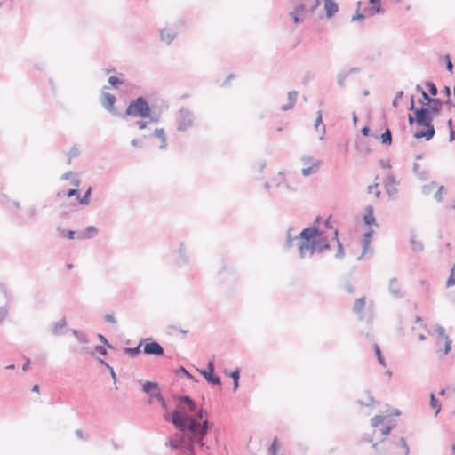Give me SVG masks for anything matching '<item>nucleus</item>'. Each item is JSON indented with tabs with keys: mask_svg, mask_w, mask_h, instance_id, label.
<instances>
[{
	"mask_svg": "<svg viewBox=\"0 0 455 455\" xmlns=\"http://www.w3.org/2000/svg\"><path fill=\"white\" fill-rule=\"evenodd\" d=\"M294 228L290 227L286 231V239L283 245L285 251H289L293 246V242L296 240L299 241V235H293Z\"/></svg>",
	"mask_w": 455,
	"mask_h": 455,
	"instance_id": "9d476101",
	"label": "nucleus"
},
{
	"mask_svg": "<svg viewBox=\"0 0 455 455\" xmlns=\"http://www.w3.org/2000/svg\"><path fill=\"white\" fill-rule=\"evenodd\" d=\"M105 320L108 323H116V318L114 317L113 315L111 314H107L105 315Z\"/></svg>",
	"mask_w": 455,
	"mask_h": 455,
	"instance_id": "774afa93",
	"label": "nucleus"
},
{
	"mask_svg": "<svg viewBox=\"0 0 455 455\" xmlns=\"http://www.w3.org/2000/svg\"><path fill=\"white\" fill-rule=\"evenodd\" d=\"M401 446L404 449V455H409L410 448L404 437L400 439Z\"/></svg>",
	"mask_w": 455,
	"mask_h": 455,
	"instance_id": "3c124183",
	"label": "nucleus"
},
{
	"mask_svg": "<svg viewBox=\"0 0 455 455\" xmlns=\"http://www.w3.org/2000/svg\"><path fill=\"white\" fill-rule=\"evenodd\" d=\"M317 160H315L314 157L310 156H303L301 157V162L302 164L305 165V167H307V166H310L313 164L314 162H316Z\"/></svg>",
	"mask_w": 455,
	"mask_h": 455,
	"instance_id": "79ce46f5",
	"label": "nucleus"
},
{
	"mask_svg": "<svg viewBox=\"0 0 455 455\" xmlns=\"http://www.w3.org/2000/svg\"><path fill=\"white\" fill-rule=\"evenodd\" d=\"M150 137H156L161 140V145L159 146L160 149L163 150L166 148V136L163 128H156Z\"/></svg>",
	"mask_w": 455,
	"mask_h": 455,
	"instance_id": "6ab92c4d",
	"label": "nucleus"
},
{
	"mask_svg": "<svg viewBox=\"0 0 455 455\" xmlns=\"http://www.w3.org/2000/svg\"><path fill=\"white\" fill-rule=\"evenodd\" d=\"M430 405L432 408L436 409L435 414H437L440 411L441 404L434 394L430 395Z\"/></svg>",
	"mask_w": 455,
	"mask_h": 455,
	"instance_id": "c9c22d12",
	"label": "nucleus"
},
{
	"mask_svg": "<svg viewBox=\"0 0 455 455\" xmlns=\"http://www.w3.org/2000/svg\"><path fill=\"white\" fill-rule=\"evenodd\" d=\"M363 221L365 225L371 226V225H377L376 220L373 214V206L368 205L366 207V213L363 216Z\"/></svg>",
	"mask_w": 455,
	"mask_h": 455,
	"instance_id": "aec40b11",
	"label": "nucleus"
},
{
	"mask_svg": "<svg viewBox=\"0 0 455 455\" xmlns=\"http://www.w3.org/2000/svg\"><path fill=\"white\" fill-rule=\"evenodd\" d=\"M374 398L371 396L369 393H367V402H363L361 400H358V403L361 406H371L374 403Z\"/></svg>",
	"mask_w": 455,
	"mask_h": 455,
	"instance_id": "8fccbe9b",
	"label": "nucleus"
},
{
	"mask_svg": "<svg viewBox=\"0 0 455 455\" xmlns=\"http://www.w3.org/2000/svg\"><path fill=\"white\" fill-rule=\"evenodd\" d=\"M179 255H180V258L177 259V264L179 266H182L183 264H185L187 262V258L185 256V248L182 243L180 244V247L179 250Z\"/></svg>",
	"mask_w": 455,
	"mask_h": 455,
	"instance_id": "473e14b6",
	"label": "nucleus"
},
{
	"mask_svg": "<svg viewBox=\"0 0 455 455\" xmlns=\"http://www.w3.org/2000/svg\"><path fill=\"white\" fill-rule=\"evenodd\" d=\"M348 76V73L343 71V72H339L338 75H337V82H338V84L340 86V87H344L345 86V80L346 78Z\"/></svg>",
	"mask_w": 455,
	"mask_h": 455,
	"instance_id": "58836bf2",
	"label": "nucleus"
},
{
	"mask_svg": "<svg viewBox=\"0 0 455 455\" xmlns=\"http://www.w3.org/2000/svg\"><path fill=\"white\" fill-rule=\"evenodd\" d=\"M67 326L66 319L63 317L53 324L52 333L55 336L61 335L62 330Z\"/></svg>",
	"mask_w": 455,
	"mask_h": 455,
	"instance_id": "5701e85b",
	"label": "nucleus"
},
{
	"mask_svg": "<svg viewBox=\"0 0 455 455\" xmlns=\"http://www.w3.org/2000/svg\"><path fill=\"white\" fill-rule=\"evenodd\" d=\"M226 375H228L230 378H232L233 381L239 380L240 379V369L236 368L235 371H233L230 373H228L227 371H224Z\"/></svg>",
	"mask_w": 455,
	"mask_h": 455,
	"instance_id": "09e8293b",
	"label": "nucleus"
},
{
	"mask_svg": "<svg viewBox=\"0 0 455 455\" xmlns=\"http://www.w3.org/2000/svg\"><path fill=\"white\" fill-rule=\"evenodd\" d=\"M320 3V0H301L290 13L294 23H301L303 21V18H301L302 13L307 12L312 14Z\"/></svg>",
	"mask_w": 455,
	"mask_h": 455,
	"instance_id": "39448f33",
	"label": "nucleus"
},
{
	"mask_svg": "<svg viewBox=\"0 0 455 455\" xmlns=\"http://www.w3.org/2000/svg\"><path fill=\"white\" fill-rule=\"evenodd\" d=\"M194 115L189 109L181 108L178 113V131L185 132L193 125Z\"/></svg>",
	"mask_w": 455,
	"mask_h": 455,
	"instance_id": "423d86ee",
	"label": "nucleus"
},
{
	"mask_svg": "<svg viewBox=\"0 0 455 455\" xmlns=\"http://www.w3.org/2000/svg\"><path fill=\"white\" fill-rule=\"evenodd\" d=\"M57 231L58 233L62 236V237H66L68 239H74L75 238V235L77 234V232L76 231H73V230H66L65 228H61V227H57Z\"/></svg>",
	"mask_w": 455,
	"mask_h": 455,
	"instance_id": "bb28decb",
	"label": "nucleus"
},
{
	"mask_svg": "<svg viewBox=\"0 0 455 455\" xmlns=\"http://www.w3.org/2000/svg\"><path fill=\"white\" fill-rule=\"evenodd\" d=\"M324 8L327 18L332 17L338 11V4L334 0H324Z\"/></svg>",
	"mask_w": 455,
	"mask_h": 455,
	"instance_id": "4468645a",
	"label": "nucleus"
},
{
	"mask_svg": "<svg viewBox=\"0 0 455 455\" xmlns=\"http://www.w3.org/2000/svg\"><path fill=\"white\" fill-rule=\"evenodd\" d=\"M65 195L68 196V197H72L74 196H77V197L79 196V190L76 189V188H71V189H68Z\"/></svg>",
	"mask_w": 455,
	"mask_h": 455,
	"instance_id": "052dcab7",
	"label": "nucleus"
},
{
	"mask_svg": "<svg viewBox=\"0 0 455 455\" xmlns=\"http://www.w3.org/2000/svg\"><path fill=\"white\" fill-rule=\"evenodd\" d=\"M371 11H372L373 13L380 12H381L380 3L379 4H372Z\"/></svg>",
	"mask_w": 455,
	"mask_h": 455,
	"instance_id": "338daca9",
	"label": "nucleus"
},
{
	"mask_svg": "<svg viewBox=\"0 0 455 455\" xmlns=\"http://www.w3.org/2000/svg\"><path fill=\"white\" fill-rule=\"evenodd\" d=\"M142 343H143V341L141 340L137 347H126V348H124V351L125 354L129 355L130 356L135 357L141 352L140 347L142 346Z\"/></svg>",
	"mask_w": 455,
	"mask_h": 455,
	"instance_id": "cd10ccee",
	"label": "nucleus"
},
{
	"mask_svg": "<svg viewBox=\"0 0 455 455\" xmlns=\"http://www.w3.org/2000/svg\"><path fill=\"white\" fill-rule=\"evenodd\" d=\"M177 373L182 374L188 379H193V375L187 371L183 366H180L176 371Z\"/></svg>",
	"mask_w": 455,
	"mask_h": 455,
	"instance_id": "a18cd8bd",
	"label": "nucleus"
},
{
	"mask_svg": "<svg viewBox=\"0 0 455 455\" xmlns=\"http://www.w3.org/2000/svg\"><path fill=\"white\" fill-rule=\"evenodd\" d=\"M411 244L414 251L420 252L424 249L422 243L419 241H416L413 238L411 240Z\"/></svg>",
	"mask_w": 455,
	"mask_h": 455,
	"instance_id": "4c0bfd02",
	"label": "nucleus"
},
{
	"mask_svg": "<svg viewBox=\"0 0 455 455\" xmlns=\"http://www.w3.org/2000/svg\"><path fill=\"white\" fill-rule=\"evenodd\" d=\"M444 189L443 186H440L436 193L435 194V199L437 202H441L443 200L442 192Z\"/></svg>",
	"mask_w": 455,
	"mask_h": 455,
	"instance_id": "13d9d810",
	"label": "nucleus"
},
{
	"mask_svg": "<svg viewBox=\"0 0 455 455\" xmlns=\"http://www.w3.org/2000/svg\"><path fill=\"white\" fill-rule=\"evenodd\" d=\"M379 164L383 169H390L391 168V164L389 163V161L380 160Z\"/></svg>",
	"mask_w": 455,
	"mask_h": 455,
	"instance_id": "69168bd1",
	"label": "nucleus"
},
{
	"mask_svg": "<svg viewBox=\"0 0 455 455\" xmlns=\"http://www.w3.org/2000/svg\"><path fill=\"white\" fill-rule=\"evenodd\" d=\"M98 233L95 226H88L84 231L77 233L76 238L80 240L89 239Z\"/></svg>",
	"mask_w": 455,
	"mask_h": 455,
	"instance_id": "dca6fc26",
	"label": "nucleus"
},
{
	"mask_svg": "<svg viewBox=\"0 0 455 455\" xmlns=\"http://www.w3.org/2000/svg\"><path fill=\"white\" fill-rule=\"evenodd\" d=\"M409 110L412 111L414 115L417 116V124L426 128L425 130L417 131L413 134V137L415 139L424 138L426 140H430L435 134V127L432 124L433 117L435 116L426 108V106H421L420 108L415 107L413 96L411 97V106Z\"/></svg>",
	"mask_w": 455,
	"mask_h": 455,
	"instance_id": "7ed1b4c3",
	"label": "nucleus"
},
{
	"mask_svg": "<svg viewBox=\"0 0 455 455\" xmlns=\"http://www.w3.org/2000/svg\"><path fill=\"white\" fill-rule=\"evenodd\" d=\"M421 97H422V100H426L427 104L429 102H431V100L434 99V98L430 97L429 94L427 93L425 91H422Z\"/></svg>",
	"mask_w": 455,
	"mask_h": 455,
	"instance_id": "0e129e2a",
	"label": "nucleus"
},
{
	"mask_svg": "<svg viewBox=\"0 0 455 455\" xmlns=\"http://www.w3.org/2000/svg\"><path fill=\"white\" fill-rule=\"evenodd\" d=\"M403 95V91H399L398 92H396L395 96V99L393 100V102H392V105L393 107L396 108L398 103L397 101L399 100V99H401Z\"/></svg>",
	"mask_w": 455,
	"mask_h": 455,
	"instance_id": "bf43d9fd",
	"label": "nucleus"
},
{
	"mask_svg": "<svg viewBox=\"0 0 455 455\" xmlns=\"http://www.w3.org/2000/svg\"><path fill=\"white\" fill-rule=\"evenodd\" d=\"M443 102L440 99L434 98L426 107L434 116L439 115L442 110Z\"/></svg>",
	"mask_w": 455,
	"mask_h": 455,
	"instance_id": "ddd939ff",
	"label": "nucleus"
},
{
	"mask_svg": "<svg viewBox=\"0 0 455 455\" xmlns=\"http://www.w3.org/2000/svg\"><path fill=\"white\" fill-rule=\"evenodd\" d=\"M140 383H142V391L148 394L149 396L153 395L155 392L159 391L158 384L156 382H152L149 380H146L142 382V380H139Z\"/></svg>",
	"mask_w": 455,
	"mask_h": 455,
	"instance_id": "f8f14e48",
	"label": "nucleus"
},
{
	"mask_svg": "<svg viewBox=\"0 0 455 455\" xmlns=\"http://www.w3.org/2000/svg\"><path fill=\"white\" fill-rule=\"evenodd\" d=\"M425 84L427 87L430 95H432V96L437 95L438 90H437L436 85L433 82L427 81Z\"/></svg>",
	"mask_w": 455,
	"mask_h": 455,
	"instance_id": "e433bc0d",
	"label": "nucleus"
},
{
	"mask_svg": "<svg viewBox=\"0 0 455 455\" xmlns=\"http://www.w3.org/2000/svg\"><path fill=\"white\" fill-rule=\"evenodd\" d=\"M389 292L395 297H402L399 283L395 277H393L389 280Z\"/></svg>",
	"mask_w": 455,
	"mask_h": 455,
	"instance_id": "4be33fe9",
	"label": "nucleus"
},
{
	"mask_svg": "<svg viewBox=\"0 0 455 455\" xmlns=\"http://www.w3.org/2000/svg\"><path fill=\"white\" fill-rule=\"evenodd\" d=\"M386 191H387V194L390 196V197H394L398 190L397 188H395V186H392L391 188H386Z\"/></svg>",
	"mask_w": 455,
	"mask_h": 455,
	"instance_id": "6e6d98bb",
	"label": "nucleus"
},
{
	"mask_svg": "<svg viewBox=\"0 0 455 455\" xmlns=\"http://www.w3.org/2000/svg\"><path fill=\"white\" fill-rule=\"evenodd\" d=\"M125 115L132 117L148 118L151 123H157L160 115L152 114L147 100L140 96L132 100L125 110Z\"/></svg>",
	"mask_w": 455,
	"mask_h": 455,
	"instance_id": "20e7f679",
	"label": "nucleus"
},
{
	"mask_svg": "<svg viewBox=\"0 0 455 455\" xmlns=\"http://www.w3.org/2000/svg\"><path fill=\"white\" fill-rule=\"evenodd\" d=\"M0 291L4 295V297L6 298V303H8L10 301V296L8 293V290H7L6 286L1 283H0Z\"/></svg>",
	"mask_w": 455,
	"mask_h": 455,
	"instance_id": "864d4df0",
	"label": "nucleus"
},
{
	"mask_svg": "<svg viewBox=\"0 0 455 455\" xmlns=\"http://www.w3.org/2000/svg\"><path fill=\"white\" fill-rule=\"evenodd\" d=\"M397 184L395 177L393 174H389L386 177L384 180L385 188H391L392 186H395Z\"/></svg>",
	"mask_w": 455,
	"mask_h": 455,
	"instance_id": "72a5a7b5",
	"label": "nucleus"
},
{
	"mask_svg": "<svg viewBox=\"0 0 455 455\" xmlns=\"http://www.w3.org/2000/svg\"><path fill=\"white\" fill-rule=\"evenodd\" d=\"M98 339L103 345L107 346L108 348H113V346L108 341L104 335L98 334Z\"/></svg>",
	"mask_w": 455,
	"mask_h": 455,
	"instance_id": "5fc2aeb1",
	"label": "nucleus"
},
{
	"mask_svg": "<svg viewBox=\"0 0 455 455\" xmlns=\"http://www.w3.org/2000/svg\"><path fill=\"white\" fill-rule=\"evenodd\" d=\"M372 234H373V231L371 229H370L368 232H366L364 234V236H363V253L366 252L369 245H370V243H371V238L372 236Z\"/></svg>",
	"mask_w": 455,
	"mask_h": 455,
	"instance_id": "c756f323",
	"label": "nucleus"
},
{
	"mask_svg": "<svg viewBox=\"0 0 455 455\" xmlns=\"http://www.w3.org/2000/svg\"><path fill=\"white\" fill-rule=\"evenodd\" d=\"M445 60H446V68H447V70H449V71H451H451H452V69H453V65H452V63H451V59H450V56H449V55H446V56H445Z\"/></svg>",
	"mask_w": 455,
	"mask_h": 455,
	"instance_id": "680f3d73",
	"label": "nucleus"
},
{
	"mask_svg": "<svg viewBox=\"0 0 455 455\" xmlns=\"http://www.w3.org/2000/svg\"><path fill=\"white\" fill-rule=\"evenodd\" d=\"M195 412L196 417L185 414L180 410L172 411L170 421L178 432L165 442V446L173 450L184 449L188 455H196V443L203 451L209 450L210 447L204 442V439L213 424L207 419L203 420L206 414L205 410H196Z\"/></svg>",
	"mask_w": 455,
	"mask_h": 455,
	"instance_id": "f257e3e1",
	"label": "nucleus"
},
{
	"mask_svg": "<svg viewBox=\"0 0 455 455\" xmlns=\"http://www.w3.org/2000/svg\"><path fill=\"white\" fill-rule=\"evenodd\" d=\"M99 363H101V364H104L109 370V372H110V375H111V377L113 379V381L116 384V372H115L114 369L109 364H108L104 360H102V359H100Z\"/></svg>",
	"mask_w": 455,
	"mask_h": 455,
	"instance_id": "c03bdc74",
	"label": "nucleus"
},
{
	"mask_svg": "<svg viewBox=\"0 0 455 455\" xmlns=\"http://www.w3.org/2000/svg\"><path fill=\"white\" fill-rule=\"evenodd\" d=\"M298 92L297 91H291V92H288V103L287 104H284L281 107V109L283 111H287V110H290L291 108H293L295 103H296V100H297V97H298Z\"/></svg>",
	"mask_w": 455,
	"mask_h": 455,
	"instance_id": "f3484780",
	"label": "nucleus"
},
{
	"mask_svg": "<svg viewBox=\"0 0 455 455\" xmlns=\"http://www.w3.org/2000/svg\"><path fill=\"white\" fill-rule=\"evenodd\" d=\"M79 154H80V150H79L78 146L74 145L68 152V159L70 160L72 158H75V157L78 156Z\"/></svg>",
	"mask_w": 455,
	"mask_h": 455,
	"instance_id": "37998d69",
	"label": "nucleus"
},
{
	"mask_svg": "<svg viewBox=\"0 0 455 455\" xmlns=\"http://www.w3.org/2000/svg\"><path fill=\"white\" fill-rule=\"evenodd\" d=\"M151 396H155V399H156L160 403L161 407L165 411L166 415H168L167 403L164 396L161 395L160 391L155 392L153 395H151Z\"/></svg>",
	"mask_w": 455,
	"mask_h": 455,
	"instance_id": "c85d7f7f",
	"label": "nucleus"
},
{
	"mask_svg": "<svg viewBox=\"0 0 455 455\" xmlns=\"http://www.w3.org/2000/svg\"><path fill=\"white\" fill-rule=\"evenodd\" d=\"M455 285V264L451 268L450 276L446 281V286L451 287Z\"/></svg>",
	"mask_w": 455,
	"mask_h": 455,
	"instance_id": "f704fd0d",
	"label": "nucleus"
},
{
	"mask_svg": "<svg viewBox=\"0 0 455 455\" xmlns=\"http://www.w3.org/2000/svg\"><path fill=\"white\" fill-rule=\"evenodd\" d=\"M321 164L322 162L321 161H316V162H314L312 165L310 166H307V167H304L302 170H301V174L305 177H307L313 173H315L318 172L320 166H321Z\"/></svg>",
	"mask_w": 455,
	"mask_h": 455,
	"instance_id": "412c9836",
	"label": "nucleus"
},
{
	"mask_svg": "<svg viewBox=\"0 0 455 455\" xmlns=\"http://www.w3.org/2000/svg\"><path fill=\"white\" fill-rule=\"evenodd\" d=\"M385 419V417L382 415H377L372 418L371 419V425L373 427H378L379 424H381Z\"/></svg>",
	"mask_w": 455,
	"mask_h": 455,
	"instance_id": "de8ad7c7",
	"label": "nucleus"
},
{
	"mask_svg": "<svg viewBox=\"0 0 455 455\" xmlns=\"http://www.w3.org/2000/svg\"><path fill=\"white\" fill-rule=\"evenodd\" d=\"M201 374L204 377L207 382L212 385H220V378L214 374V371H207L206 370L200 371Z\"/></svg>",
	"mask_w": 455,
	"mask_h": 455,
	"instance_id": "a211bd4d",
	"label": "nucleus"
},
{
	"mask_svg": "<svg viewBox=\"0 0 455 455\" xmlns=\"http://www.w3.org/2000/svg\"><path fill=\"white\" fill-rule=\"evenodd\" d=\"M103 96L104 100L101 102L102 106L109 112L116 114L114 108V104L116 102L115 95L106 92Z\"/></svg>",
	"mask_w": 455,
	"mask_h": 455,
	"instance_id": "9b49d317",
	"label": "nucleus"
},
{
	"mask_svg": "<svg viewBox=\"0 0 455 455\" xmlns=\"http://www.w3.org/2000/svg\"><path fill=\"white\" fill-rule=\"evenodd\" d=\"M72 333L80 343L85 344L88 342V339L85 333L76 330H72Z\"/></svg>",
	"mask_w": 455,
	"mask_h": 455,
	"instance_id": "2f4dec72",
	"label": "nucleus"
},
{
	"mask_svg": "<svg viewBox=\"0 0 455 455\" xmlns=\"http://www.w3.org/2000/svg\"><path fill=\"white\" fill-rule=\"evenodd\" d=\"M159 33L161 41L164 42L166 44H170L176 37V32L171 29H160Z\"/></svg>",
	"mask_w": 455,
	"mask_h": 455,
	"instance_id": "2eb2a0df",
	"label": "nucleus"
},
{
	"mask_svg": "<svg viewBox=\"0 0 455 455\" xmlns=\"http://www.w3.org/2000/svg\"><path fill=\"white\" fill-rule=\"evenodd\" d=\"M365 306V297H361L355 299L353 311L356 314H361Z\"/></svg>",
	"mask_w": 455,
	"mask_h": 455,
	"instance_id": "b1692460",
	"label": "nucleus"
},
{
	"mask_svg": "<svg viewBox=\"0 0 455 455\" xmlns=\"http://www.w3.org/2000/svg\"><path fill=\"white\" fill-rule=\"evenodd\" d=\"M435 331L438 334L439 339L436 342L437 346H440V341H444V348H443V355H447L451 351V340L449 339V337L445 333V330L443 326L438 325L436 327Z\"/></svg>",
	"mask_w": 455,
	"mask_h": 455,
	"instance_id": "6e6552de",
	"label": "nucleus"
},
{
	"mask_svg": "<svg viewBox=\"0 0 455 455\" xmlns=\"http://www.w3.org/2000/svg\"><path fill=\"white\" fill-rule=\"evenodd\" d=\"M94 350H95V352H97L98 354H100L103 356L107 355V354H108L107 349L103 346H100V345L96 346Z\"/></svg>",
	"mask_w": 455,
	"mask_h": 455,
	"instance_id": "4d7b16f0",
	"label": "nucleus"
},
{
	"mask_svg": "<svg viewBox=\"0 0 455 455\" xmlns=\"http://www.w3.org/2000/svg\"><path fill=\"white\" fill-rule=\"evenodd\" d=\"M91 193H92V188L89 187L82 197L78 196L79 204H83V205H88L90 204Z\"/></svg>",
	"mask_w": 455,
	"mask_h": 455,
	"instance_id": "7c9ffc66",
	"label": "nucleus"
},
{
	"mask_svg": "<svg viewBox=\"0 0 455 455\" xmlns=\"http://www.w3.org/2000/svg\"><path fill=\"white\" fill-rule=\"evenodd\" d=\"M143 353L145 355H164V350L158 342L151 340L145 344Z\"/></svg>",
	"mask_w": 455,
	"mask_h": 455,
	"instance_id": "0eeeda50",
	"label": "nucleus"
},
{
	"mask_svg": "<svg viewBox=\"0 0 455 455\" xmlns=\"http://www.w3.org/2000/svg\"><path fill=\"white\" fill-rule=\"evenodd\" d=\"M374 352H375V355H376V356L378 358L379 363L381 365H385V359L382 356L380 347L377 344L374 345Z\"/></svg>",
	"mask_w": 455,
	"mask_h": 455,
	"instance_id": "a19ab883",
	"label": "nucleus"
},
{
	"mask_svg": "<svg viewBox=\"0 0 455 455\" xmlns=\"http://www.w3.org/2000/svg\"><path fill=\"white\" fill-rule=\"evenodd\" d=\"M380 140L384 145L389 146L392 144V132L389 128H387L380 135Z\"/></svg>",
	"mask_w": 455,
	"mask_h": 455,
	"instance_id": "a878e982",
	"label": "nucleus"
},
{
	"mask_svg": "<svg viewBox=\"0 0 455 455\" xmlns=\"http://www.w3.org/2000/svg\"><path fill=\"white\" fill-rule=\"evenodd\" d=\"M338 235H339L338 229H334L332 239L336 240L337 244H338V251L336 253V258L342 259L344 257V249H343L341 243L339 242V240L338 238Z\"/></svg>",
	"mask_w": 455,
	"mask_h": 455,
	"instance_id": "393cba45",
	"label": "nucleus"
},
{
	"mask_svg": "<svg viewBox=\"0 0 455 455\" xmlns=\"http://www.w3.org/2000/svg\"><path fill=\"white\" fill-rule=\"evenodd\" d=\"M279 447V443L277 438H275L268 449L269 455H277V449Z\"/></svg>",
	"mask_w": 455,
	"mask_h": 455,
	"instance_id": "ea45409f",
	"label": "nucleus"
},
{
	"mask_svg": "<svg viewBox=\"0 0 455 455\" xmlns=\"http://www.w3.org/2000/svg\"><path fill=\"white\" fill-rule=\"evenodd\" d=\"M8 309L6 307H0V323L7 317Z\"/></svg>",
	"mask_w": 455,
	"mask_h": 455,
	"instance_id": "603ef678",
	"label": "nucleus"
},
{
	"mask_svg": "<svg viewBox=\"0 0 455 455\" xmlns=\"http://www.w3.org/2000/svg\"><path fill=\"white\" fill-rule=\"evenodd\" d=\"M184 406H187L190 412H195L196 410V403L188 395L179 396V410H184Z\"/></svg>",
	"mask_w": 455,
	"mask_h": 455,
	"instance_id": "1a4fd4ad",
	"label": "nucleus"
},
{
	"mask_svg": "<svg viewBox=\"0 0 455 455\" xmlns=\"http://www.w3.org/2000/svg\"><path fill=\"white\" fill-rule=\"evenodd\" d=\"M108 83L111 86L117 87L123 84V81L119 77L113 76L108 78Z\"/></svg>",
	"mask_w": 455,
	"mask_h": 455,
	"instance_id": "49530a36",
	"label": "nucleus"
},
{
	"mask_svg": "<svg viewBox=\"0 0 455 455\" xmlns=\"http://www.w3.org/2000/svg\"><path fill=\"white\" fill-rule=\"evenodd\" d=\"M136 125L139 127V129L143 130L147 127L148 122L144 120H139L136 122Z\"/></svg>",
	"mask_w": 455,
	"mask_h": 455,
	"instance_id": "e2e57ef3",
	"label": "nucleus"
},
{
	"mask_svg": "<svg viewBox=\"0 0 455 455\" xmlns=\"http://www.w3.org/2000/svg\"><path fill=\"white\" fill-rule=\"evenodd\" d=\"M297 245L300 259H304L307 253L313 256L315 252L320 253L331 247L328 237L315 226L307 227L299 233Z\"/></svg>",
	"mask_w": 455,
	"mask_h": 455,
	"instance_id": "f03ea898",
	"label": "nucleus"
}]
</instances>
